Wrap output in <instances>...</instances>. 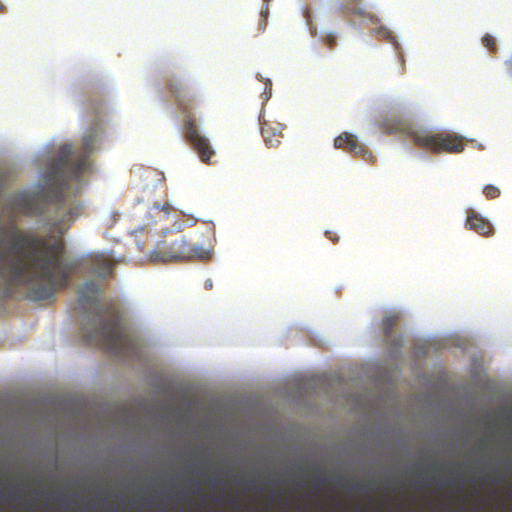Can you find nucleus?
I'll use <instances>...</instances> for the list:
<instances>
[{
	"mask_svg": "<svg viewBox=\"0 0 512 512\" xmlns=\"http://www.w3.org/2000/svg\"><path fill=\"white\" fill-rule=\"evenodd\" d=\"M0 235V248L4 237L10 243L0 249V277L8 285H32L28 298L34 301L48 300L69 285L78 264L64 258L61 241L47 242L15 225L1 228Z\"/></svg>",
	"mask_w": 512,
	"mask_h": 512,
	"instance_id": "1",
	"label": "nucleus"
},
{
	"mask_svg": "<svg viewBox=\"0 0 512 512\" xmlns=\"http://www.w3.org/2000/svg\"><path fill=\"white\" fill-rule=\"evenodd\" d=\"M98 139L99 133L97 130L85 135L83 137V152L75 161L71 159L73 148L70 144H65L60 148L59 158L53 173H60L63 181L57 191L50 197V202L58 206L57 219L54 221L53 227L59 233L65 232L82 211L81 203L67 195V181H78L80 176L89 169V154L95 150Z\"/></svg>",
	"mask_w": 512,
	"mask_h": 512,
	"instance_id": "2",
	"label": "nucleus"
},
{
	"mask_svg": "<svg viewBox=\"0 0 512 512\" xmlns=\"http://www.w3.org/2000/svg\"><path fill=\"white\" fill-rule=\"evenodd\" d=\"M100 289L93 281L83 284L79 291V302L91 306L95 312L83 324V335L87 342L115 355H125L133 348L134 341L119 321L104 317L98 307Z\"/></svg>",
	"mask_w": 512,
	"mask_h": 512,
	"instance_id": "3",
	"label": "nucleus"
},
{
	"mask_svg": "<svg viewBox=\"0 0 512 512\" xmlns=\"http://www.w3.org/2000/svg\"><path fill=\"white\" fill-rule=\"evenodd\" d=\"M379 127L388 134H403L410 137L413 143L433 153H460L464 150V137L451 132H432L415 129L413 124L403 117L386 116L379 121Z\"/></svg>",
	"mask_w": 512,
	"mask_h": 512,
	"instance_id": "4",
	"label": "nucleus"
},
{
	"mask_svg": "<svg viewBox=\"0 0 512 512\" xmlns=\"http://www.w3.org/2000/svg\"><path fill=\"white\" fill-rule=\"evenodd\" d=\"M166 88L176 103L179 111L184 116L183 129L186 140L197 152L201 160L210 164V159L214 156L215 152L212 149L209 140L200 134L192 113L196 103V95L194 91L176 76H172L167 80Z\"/></svg>",
	"mask_w": 512,
	"mask_h": 512,
	"instance_id": "5",
	"label": "nucleus"
},
{
	"mask_svg": "<svg viewBox=\"0 0 512 512\" xmlns=\"http://www.w3.org/2000/svg\"><path fill=\"white\" fill-rule=\"evenodd\" d=\"M211 251L200 245L191 244L185 239L174 241L169 246L158 247L150 253V259L155 262H178L191 259L206 260Z\"/></svg>",
	"mask_w": 512,
	"mask_h": 512,
	"instance_id": "6",
	"label": "nucleus"
},
{
	"mask_svg": "<svg viewBox=\"0 0 512 512\" xmlns=\"http://www.w3.org/2000/svg\"><path fill=\"white\" fill-rule=\"evenodd\" d=\"M334 146L335 148L344 149L354 155L365 156L366 154H368V151L366 150L365 146L359 143L354 135L347 132H343L342 134L335 138ZM369 156H371L370 153Z\"/></svg>",
	"mask_w": 512,
	"mask_h": 512,
	"instance_id": "7",
	"label": "nucleus"
},
{
	"mask_svg": "<svg viewBox=\"0 0 512 512\" xmlns=\"http://www.w3.org/2000/svg\"><path fill=\"white\" fill-rule=\"evenodd\" d=\"M466 227L486 237L494 232L492 224L473 210L467 211Z\"/></svg>",
	"mask_w": 512,
	"mask_h": 512,
	"instance_id": "8",
	"label": "nucleus"
},
{
	"mask_svg": "<svg viewBox=\"0 0 512 512\" xmlns=\"http://www.w3.org/2000/svg\"><path fill=\"white\" fill-rule=\"evenodd\" d=\"M261 134L268 147H276L283 137L281 127L278 124L273 126L269 122L261 123Z\"/></svg>",
	"mask_w": 512,
	"mask_h": 512,
	"instance_id": "9",
	"label": "nucleus"
},
{
	"mask_svg": "<svg viewBox=\"0 0 512 512\" xmlns=\"http://www.w3.org/2000/svg\"><path fill=\"white\" fill-rule=\"evenodd\" d=\"M38 197L35 195L24 194L17 198V204L20 206L21 211L27 215H36L42 212V208L36 206Z\"/></svg>",
	"mask_w": 512,
	"mask_h": 512,
	"instance_id": "10",
	"label": "nucleus"
},
{
	"mask_svg": "<svg viewBox=\"0 0 512 512\" xmlns=\"http://www.w3.org/2000/svg\"><path fill=\"white\" fill-rule=\"evenodd\" d=\"M94 272L102 278L110 277L113 273V265L107 259L97 260L94 264Z\"/></svg>",
	"mask_w": 512,
	"mask_h": 512,
	"instance_id": "11",
	"label": "nucleus"
},
{
	"mask_svg": "<svg viewBox=\"0 0 512 512\" xmlns=\"http://www.w3.org/2000/svg\"><path fill=\"white\" fill-rule=\"evenodd\" d=\"M398 320V316L395 314H388L382 320V328L384 335L389 337L393 331V327Z\"/></svg>",
	"mask_w": 512,
	"mask_h": 512,
	"instance_id": "12",
	"label": "nucleus"
},
{
	"mask_svg": "<svg viewBox=\"0 0 512 512\" xmlns=\"http://www.w3.org/2000/svg\"><path fill=\"white\" fill-rule=\"evenodd\" d=\"M483 194L489 200L496 199L500 196V190L494 185H486L483 189Z\"/></svg>",
	"mask_w": 512,
	"mask_h": 512,
	"instance_id": "13",
	"label": "nucleus"
},
{
	"mask_svg": "<svg viewBox=\"0 0 512 512\" xmlns=\"http://www.w3.org/2000/svg\"><path fill=\"white\" fill-rule=\"evenodd\" d=\"M269 16V6L263 5L260 11V19H259V30L264 31L267 25V19Z\"/></svg>",
	"mask_w": 512,
	"mask_h": 512,
	"instance_id": "14",
	"label": "nucleus"
},
{
	"mask_svg": "<svg viewBox=\"0 0 512 512\" xmlns=\"http://www.w3.org/2000/svg\"><path fill=\"white\" fill-rule=\"evenodd\" d=\"M375 32V34L382 38L383 40H386V41H390V40H393V36H392V33L389 29H387L386 27H379L378 29H374L373 30Z\"/></svg>",
	"mask_w": 512,
	"mask_h": 512,
	"instance_id": "15",
	"label": "nucleus"
},
{
	"mask_svg": "<svg viewBox=\"0 0 512 512\" xmlns=\"http://www.w3.org/2000/svg\"><path fill=\"white\" fill-rule=\"evenodd\" d=\"M483 45L491 52L496 50V41L493 36L486 34L482 38Z\"/></svg>",
	"mask_w": 512,
	"mask_h": 512,
	"instance_id": "16",
	"label": "nucleus"
},
{
	"mask_svg": "<svg viewBox=\"0 0 512 512\" xmlns=\"http://www.w3.org/2000/svg\"><path fill=\"white\" fill-rule=\"evenodd\" d=\"M323 41L326 44V46L330 49L337 43L336 36L333 33L326 34L323 38Z\"/></svg>",
	"mask_w": 512,
	"mask_h": 512,
	"instance_id": "17",
	"label": "nucleus"
},
{
	"mask_svg": "<svg viewBox=\"0 0 512 512\" xmlns=\"http://www.w3.org/2000/svg\"><path fill=\"white\" fill-rule=\"evenodd\" d=\"M265 84H266V90L264 92V94H265V98L264 99L267 100L270 97V95H271L272 88H271L270 80L267 79Z\"/></svg>",
	"mask_w": 512,
	"mask_h": 512,
	"instance_id": "18",
	"label": "nucleus"
},
{
	"mask_svg": "<svg viewBox=\"0 0 512 512\" xmlns=\"http://www.w3.org/2000/svg\"><path fill=\"white\" fill-rule=\"evenodd\" d=\"M326 236L328 237L329 240H331L333 243H337L338 242V237L336 236V234L332 231H326Z\"/></svg>",
	"mask_w": 512,
	"mask_h": 512,
	"instance_id": "19",
	"label": "nucleus"
},
{
	"mask_svg": "<svg viewBox=\"0 0 512 512\" xmlns=\"http://www.w3.org/2000/svg\"><path fill=\"white\" fill-rule=\"evenodd\" d=\"M204 287L206 290H210L213 287V282L211 279H207L204 283Z\"/></svg>",
	"mask_w": 512,
	"mask_h": 512,
	"instance_id": "20",
	"label": "nucleus"
},
{
	"mask_svg": "<svg viewBox=\"0 0 512 512\" xmlns=\"http://www.w3.org/2000/svg\"><path fill=\"white\" fill-rule=\"evenodd\" d=\"M219 484V481L215 478L210 480V485L214 488Z\"/></svg>",
	"mask_w": 512,
	"mask_h": 512,
	"instance_id": "21",
	"label": "nucleus"
},
{
	"mask_svg": "<svg viewBox=\"0 0 512 512\" xmlns=\"http://www.w3.org/2000/svg\"><path fill=\"white\" fill-rule=\"evenodd\" d=\"M370 20L372 21V23H378L379 22L378 18H375L373 16L370 17Z\"/></svg>",
	"mask_w": 512,
	"mask_h": 512,
	"instance_id": "22",
	"label": "nucleus"
},
{
	"mask_svg": "<svg viewBox=\"0 0 512 512\" xmlns=\"http://www.w3.org/2000/svg\"><path fill=\"white\" fill-rule=\"evenodd\" d=\"M4 10H5L4 5H3L2 3H0V13H1V12H4Z\"/></svg>",
	"mask_w": 512,
	"mask_h": 512,
	"instance_id": "23",
	"label": "nucleus"
},
{
	"mask_svg": "<svg viewBox=\"0 0 512 512\" xmlns=\"http://www.w3.org/2000/svg\"><path fill=\"white\" fill-rule=\"evenodd\" d=\"M263 1H264L265 5H267V6H268V3H269L271 0H263Z\"/></svg>",
	"mask_w": 512,
	"mask_h": 512,
	"instance_id": "24",
	"label": "nucleus"
},
{
	"mask_svg": "<svg viewBox=\"0 0 512 512\" xmlns=\"http://www.w3.org/2000/svg\"><path fill=\"white\" fill-rule=\"evenodd\" d=\"M395 345L400 346V340H397Z\"/></svg>",
	"mask_w": 512,
	"mask_h": 512,
	"instance_id": "25",
	"label": "nucleus"
}]
</instances>
